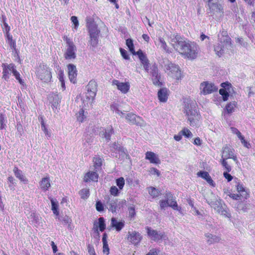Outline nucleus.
I'll return each instance as SVG.
<instances>
[{
    "instance_id": "1",
    "label": "nucleus",
    "mask_w": 255,
    "mask_h": 255,
    "mask_svg": "<svg viewBox=\"0 0 255 255\" xmlns=\"http://www.w3.org/2000/svg\"><path fill=\"white\" fill-rule=\"evenodd\" d=\"M171 43L174 49L180 54L190 59H195L198 56L199 46L194 42L186 41L179 35L173 36Z\"/></svg>"
},
{
    "instance_id": "2",
    "label": "nucleus",
    "mask_w": 255,
    "mask_h": 255,
    "mask_svg": "<svg viewBox=\"0 0 255 255\" xmlns=\"http://www.w3.org/2000/svg\"><path fill=\"white\" fill-rule=\"evenodd\" d=\"M35 70L36 78L45 83L51 81L52 70L47 64L41 62L35 68Z\"/></svg>"
},
{
    "instance_id": "3",
    "label": "nucleus",
    "mask_w": 255,
    "mask_h": 255,
    "mask_svg": "<svg viewBox=\"0 0 255 255\" xmlns=\"http://www.w3.org/2000/svg\"><path fill=\"white\" fill-rule=\"evenodd\" d=\"M1 67L2 68V78L4 80L8 81L11 74L12 73L20 84L22 85H24V82L21 78L20 73L17 71L16 66L14 64L2 63Z\"/></svg>"
},
{
    "instance_id": "4",
    "label": "nucleus",
    "mask_w": 255,
    "mask_h": 255,
    "mask_svg": "<svg viewBox=\"0 0 255 255\" xmlns=\"http://www.w3.org/2000/svg\"><path fill=\"white\" fill-rule=\"evenodd\" d=\"M126 45L128 48L129 51L132 55L138 56V57L141 63L143 65L144 70L146 72H148L149 69L150 63L146 54L144 53H143V52L141 49H139L136 52L135 51L133 40L131 39H127L126 40Z\"/></svg>"
},
{
    "instance_id": "5",
    "label": "nucleus",
    "mask_w": 255,
    "mask_h": 255,
    "mask_svg": "<svg viewBox=\"0 0 255 255\" xmlns=\"http://www.w3.org/2000/svg\"><path fill=\"white\" fill-rule=\"evenodd\" d=\"M184 113H186L191 126L196 124L201 119V116L197 112L193 102L187 103L185 105Z\"/></svg>"
},
{
    "instance_id": "6",
    "label": "nucleus",
    "mask_w": 255,
    "mask_h": 255,
    "mask_svg": "<svg viewBox=\"0 0 255 255\" xmlns=\"http://www.w3.org/2000/svg\"><path fill=\"white\" fill-rule=\"evenodd\" d=\"M87 27L90 36L89 44L93 47H96L99 43L98 37L100 30L98 25L94 21H91L87 24Z\"/></svg>"
},
{
    "instance_id": "7",
    "label": "nucleus",
    "mask_w": 255,
    "mask_h": 255,
    "mask_svg": "<svg viewBox=\"0 0 255 255\" xmlns=\"http://www.w3.org/2000/svg\"><path fill=\"white\" fill-rule=\"evenodd\" d=\"M165 71L169 76L176 80H178L182 77L181 72L179 67L172 63L165 65Z\"/></svg>"
},
{
    "instance_id": "8",
    "label": "nucleus",
    "mask_w": 255,
    "mask_h": 255,
    "mask_svg": "<svg viewBox=\"0 0 255 255\" xmlns=\"http://www.w3.org/2000/svg\"><path fill=\"white\" fill-rule=\"evenodd\" d=\"M126 239L129 244L137 246L142 240V236L138 232L132 230L128 232Z\"/></svg>"
},
{
    "instance_id": "9",
    "label": "nucleus",
    "mask_w": 255,
    "mask_h": 255,
    "mask_svg": "<svg viewBox=\"0 0 255 255\" xmlns=\"http://www.w3.org/2000/svg\"><path fill=\"white\" fill-rule=\"evenodd\" d=\"M87 92L86 97L90 103H92L96 95L97 84L95 80H91L87 86Z\"/></svg>"
},
{
    "instance_id": "10",
    "label": "nucleus",
    "mask_w": 255,
    "mask_h": 255,
    "mask_svg": "<svg viewBox=\"0 0 255 255\" xmlns=\"http://www.w3.org/2000/svg\"><path fill=\"white\" fill-rule=\"evenodd\" d=\"M222 88L219 90V94L222 96L223 100L227 101L229 99L230 93L234 91L232 85L229 82L221 83Z\"/></svg>"
},
{
    "instance_id": "11",
    "label": "nucleus",
    "mask_w": 255,
    "mask_h": 255,
    "mask_svg": "<svg viewBox=\"0 0 255 255\" xmlns=\"http://www.w3.org/2000/svg\"><path fill=\"white\" fill-rule=\"evenodd\" d=\"M148 237L151 240L156 242L161 241L165 237L164 232L159 233L157 230L151 229V227H146L145 228Z\"/></svg>"
},
{
    "instance_id": "12",
    "label": "nucleus",
    "mask_w": 255,
    "mask_h": 255,
    "mask_svg": "<svg viewBox=\"0 0 255 255\" xmlns=\"http://www.w3.org/2000/svg\"><path fill=\"white\" fill-rule=\"evenodd\" d=\"M236 155L234 148L230 145H226L222 150V159H236Z\"/></svg>"
},
{
    "instance_id": "13",
    "label": "nucleus",
    "mask_w": 255,
    "mask_h": 255,
    "mask_svg": "<svg viewBox=\"0 0 255 255\" xmlns=\"http://www.w3.org/2000/svg\"><path fill=\"white\" fill-rule=\"evenodd\" d=\"M200 89L201 93L204 95L211 94L216 92L218 88L213 83H209L208 82H204L201 84Z\"/></svg>"
},
{
    "instance_id": "14",
    "label": "nucleus",
    "mask_w": 255,
    "mask_h": 255,
    "mask_svg": "<svg viewBox=\"0 0 255 255\" xmlns=\"http://www.w3.org/2000/svg\"><path fill=\"white\" fill-rule=\"evenodd\" d=\"M151 75L152 76V81L153 84L157 86L161 87L162 85V83L161 82V76L158 72V69L157 66H154L152 67L151 71Z\"/></svg>"
},
{
    "instance_id": "15",
    "label": "nucleus",
    "mask_w": 255,
    "mask_h": 255,
    "mask_svg": "<svg viewBox=\"0 0 255 255\" xmlns=\"http://www.w3.org/2000/svg\"><path fill=\"white\" fill-rule=\"evenodd\" d=\"M114 85H116L117 89L123 94H127L129 90V82H120L118 80H114L112 82Z\"/></svg>"
},
{
    "instance_id": "16",
    "label": "nucleus",
    "mask_w": 255,
    "mask_h": 255,
    "mask_svg": "<svg viewBox=\"0 0 255 255\" xmlns=\"http://www.w3.org/2000/svg\"><path fill=\"white\" fill-rule=\"evenodd\" d=\"M69 79L71 82L75 84L77 82V70L76 66L73 64L67 65Z\"/></svg>"
},
{
    "instance_id": "17",
    "label": "nucleus",
    "mask_w": 255,
    "mask_h": 255,
    "mask_svg": "<svg viewBox=\"0 0 255 255\" xmlns=\"http://www.w3.org/2000/svg\"><path fill=\"white\" fill-rule=\"evenodd\" d=\"M106 225L103 217H100L98 219V223L96 222L94 223V230L97 233L98 236H99L98 230L101 232H103L106 229Z\"/></svg>"
},
{
    "instance_id": "18",
    "label": "nucleus",
    "mask_w": 255,
    "mask_h": 255,
    "mask_svg": "<svg viewBox=\"0 0 255 255\" xmlns=\"http://www.w3.org/2000/svg\"><path fill=\"white\" fill-rule=\"evenodd\" d=\"M125 223L124 220L118 221L116 218H112L111 220V227L115 229L117 232H120L125 227Z\"/></svg>"
},
{
    "instance_id": "19",
    "label": "nucleus",
    "mask_w": 255,
    "mask_h": 255,
    "mask_svg": "<svg viewBox=\"0 0 255 255\" xmlns=\"http://www.w3.org/2000/svg\"><path fill=\"white\" fill-rule=\"evenodd\" d=\"M165 196L167 198H171V201L169 203V206L171 207L173 210L178 211L181 212L182 208L181 207H178L177 202L174 199L173 194L169 191H166Z\"/></svg>"
},
{
    "instance_id": "20",
    "label": "nucleus",
    "mask_w": 255,
    "mask_h": 255,
    "mask_svg": "<svg viewBox=\"0 0 255 255\" xmlns=\"http://www.w3.org/2000/svg\"><path fill=\"white\" fill-rule=\"evenodd\" d=\"M98 177V174L96 172L89 171L85 174L83 180L85 182L90 181L97 182Z\"/></svg>"
},
{
    "instance_id": "21",
    "label": "nucleus",
    "mask_w": 255,
    "mask_h": 255,
    "mask_svg": "<svg viewBox=\"0 0 255 255\" xmlns=\"http://www.w3.org/2000/svg\"><path fill=\"white\" fill-rule=\"evenodd\" d=\"M197 175L205 179L210 185L215 186V184L208 172L200 171L197 172Z\"/></svg>"
},
{
    "instance_id": "22",
    "label": "nucleus",
    "mask_w": 255,
    "mask_h": 255,
    "mask_svg": "<svg viewBox=\"0 0 255 255\" xmlns=\"http://www.w3.org/2000/svg\"><path fill=\"white\" fill-rule=\"evenodd\" d=\"M76 50V46H72L67 47L65 53H64V57L66 59H75L76 57L75 51Z\"/></svg>"
},
{
    "instance_id": "23",
    "label": "nucleus",
    "mask_w": 255,
    "mask_h": 255,
    "mask_svg": "<svg viewBox=\"0 0 255 255\" xmlns=\"http://www.w3.org/2000/svg\"><path fill=\"white\" fill-rule=\"evenodd\" d=\"M118 199H113L110 200V198L108 197V201L107 204L109 205V210L111 211L113 213L117 212L118 208Z\"/></svg>"
},
{
    "instance_id": "24",
    "label": "nucleus",
    "mask_w": 255,
    "mask_h": 255,
    "mask_svg": "<svg viewBox=\"0 0 255 255\" xmlns=\"http://www.w3.org/2000/svg\"><path fill=\"white\" fill-rule=\"evenodd\" d=\"M237 107L238 102L234 101L228 103L226 104L224 110L226 111L228 114H231L235 111V108H237Z\"/></svg>"
},
{
    "instance_id": "25",
    "label": "nucleus",
    "mask_w": 255,
    "mask_h": 255,
    "mask_svg": "<svg viewBox=\"0 0 255 255\" xmlns=\"http://www.w3.org/2000/svg\"><path fill=\"white\" fill-rule=\"evenodd\" d=\"M40 188L44 191H47L51 186L50 179L49 177H46L42 178L40 183Z\"/></svg>"
},
{
    "instance_id": "26",
    "label": "nucleus",
    "mask_w": 255,
    "mask_h": 255,
    "mask_svg": "<svg viewBox=\"0 0 255 255\" xmlns=\"http://www.w3.org/2000/svg\"><path fill=\"white\" fill-rule=\"evenodd\" d=\"M237 190L241 196L245 199H248L250 197L249 192L246 190L241 184H238L237 185Z\"/></svg>"
},
{
    "instance_id": "27",
    "label": "nucleus",
    "mask_w": 255,
    "mask_h": 255,
    "mask_svg": "<svg viewBox=\"0 0 255 255\" xmlns=\"http://www.w3.org/2000/svg\"><path fill=\"white\" fill-rule=\"evenodd\" d=\"M158 98L162 102H166L168 99V93L166 88L160 89L158 92Z\"/></svg>"
},
{
    "instance_id": "28",
    "label": "nucleus",
    "mask_w": 255,
    "mask_h": 255,
    "mask_svg": "<svg viewBox=\"0 0 255 255\" xmlns=\"http://www.w3.org/2000/svg\"><path fill=\"white\" fill-rule=\"evenodd\" d=\"M108 235L105 233L103 235L102 242H103V252L104 254L108 255L110 254V249L107 241Z\"/></svg>"
},
{
    "instance_id": "29",
    "label": "nucleus",
    "mask_w": 255,
    "mask_h": 255,
    "mask_svg": "<svg viewBox=\"0 0 255 255\" xmlns=\"http://www.w3.org/2000/svg\"><path fill=\"white\" fill-rule=\"evenodd\" d=\"M214 50L216 54L219 56H222L224 53L225 46L223 43L221 41L220 43H218L215 45Z\"/></svg>"
},
{
    "instance_id": "30",
    "label": "nucleus",
    "mask_w": 255,
    "mask_h": 255,
    "mask_svg": "<svg viewBox=\"0 0 255 255\" xmlns=\"http://www.w3.org/2000/svg\"><path fill=\"white\" fill-rule=\"evenodd\" d=\"M205 237L208 239L207 243L209 245L219 243L221 240L220 237L209 233L206 234Z\"/></svg>"
},
{
    "instance_id": "31",
    "label": "nucleus",
    "mask_w": 255,
    "mask_h": 255,
    "mask_svg": "<svg viewBox=\"0 0 255 255\" xmlns=\"http://www.w3.org/2000/svg\"><path fill=\"white\" fill-rule=\"evenodd\" d=\"M208 5L210 9H212V10L215 11L218 13H222L224 12V8L222 4L218 3H208Z\"/></svg>"
},
{
    "instance_id": "32",
    "label": "nucleus",
    "mask_w": 255,
    "mask_h": 255,
    "mask_svg": "<svg viewBox=\"0 0 255 255\" xmlns=\"http://www.w3.org/2000/svg\"><path fill=\"white\" fill-rule=\"evenodd\" d=\"M15 176L18 178L21 182L26 183L28 181L26 178L22 174V171L18 167H14L13 170Z\"/></svg>"
},
{
    "instance_id": "33",
    "label": "nucleus",
    "mask_w": 255,
    "mask_h": 255,
    "mask_svg": "<svg viewBox=\"0 0 255 255\" xmlns=\"http://www.w3.org/2000/svg\"><path fill=\"white\" fill-rule=\"evenodd\" d=\"M50 199L51 203V210L54 215L56 217H58L59 215L58 203L52 198H50Z\"/></svg>"
},
{
    "instance_id": "34",
    "label": "nucleus",
    "mask_w": 255,
    "mask_h": 255,
    "mask_svg": "<svg viewBox=\"0 0 255 255\" xmlns=\"http://www.w3.org/2000/svg\"><path fill=\"white\" fill-rule=\"evenodd\" d=\"M147 189L149 194L152 198H156L161 194L160 191L153 187H149Z\"/></svg>"
},
{
    "instance_id": "35",
    "label": "nucleus",
    "mask_w": 255,
    "mask_h": 255,
    "mask_svg": "<svg viewBox=\"0 0 255 255\" xmlns=\"http://www.w3.org/2000/svg\"><path fill=\"white\" fill-rule=\"evenodd\" d=\"M126 118L130 124L133 125L136 124V119H139V117L132 113H128L127 115Z\"/></svg>"
},
{
    "instance_id": "36",
    "label": "nucleus",
    "mask_w": 255,
    "mask_h": 255,
    "mask_svg": "<svg viewBox=\"0 0 255 255\" xmlns=\"http://www.w3.org/2000/svg\"><path fill=\"white\" fill-rule=\"evenodd\" d=\"M114 133V129L112 126H110L105 129V131L104 133V137L109 141L111 139L112 134Z\"/></svg>"
},
{
    "instance_id": "37",
    "label": "nucleus",
    "mask_w": 255,
    "mask_h": 255,
    "mask_svg": "<svg viewBox=\"0 0 255 255\" xmlns=\"http://www.w3.org/2000/svg\"><path fill=\"white\" fill-rule=\"evenodd\" d=\"M76 115L77 121L81 123L83 122L87 117L86 115L85 114V111L83 109H81Z\"/></svg>"
},
{
    "instance_id": "38",
    "label": "nucleus",
    "mask_w": 255,
    "mask_h": 255,
    "mask_svg": "<svg viewBox=\"0 0 255 255\" xmlns=\"http://www.w3.org/2000/svg\"><path fill=\"white\" fill-rule=\"evenodd\" d=\"M6 119L4 115L3 114H0V129L3 130L5 129L6 128Z\"/></svg>"
},
{
    "instance_id": "39",
    "label": "nucleus",
    "mask_w": 255,
    "mask_h": 255,
    "mask_svg": "<svg viewBox=\"0 0 255 255\" xmlns=\"http://www.w3.org/2000/svg\"><path fill=\"white\" fill-rule=\"evenodd\" d=\"M180 133H181L182 135H183L186 138H191L192 136V133L191 131L186 128H184L180 131Z\"/></svg>"
},
{
    "instance_id": "40",
    "label": "nucleus",
    "mask_w": 255,
    "mask_h": 255,
    "mask_svg": "<svg viewBox=\"0 0 255 255\" xmlns=\"http://www.w3.org/2000/svg\"><path fill=\"white\" fill-rule=\"evenodd\" d=\"M79 194L81 198L83 199H87L90 195V191L89 189H83L79 192Z\"/></svg>"
},
{
    "instance_id": "41",
    "label": "nucleus",
    "mask_w": 255,
    "mask_h": 255,
    "mask_svg": "<svg viewBox=\"0 0 255 255\" xmlns=\"http://www.w3.org/2000/svg\"><path fill=\"white\" fill-rule=\"evenodd\" d=\"M116 184L118 186L120 190H122L125 184V181L123 177H121L117 178L116 180Z\"/></svg>"
},
{
    "instance_id": "42",
    "label": "nucleus",
    "mask_w": 255,
    "mask_h": 255,
    "mask_svg": "<svg viewBox=\"0 0 255 255\" xmlns=\"http://www.w3.org/2000/svg\"><path fill=\"white\" fill-rule=\"evenodd\" d=\"M145 159H158V157L154 152L147 151L145 154Z\"/></svg>"
},
{
    "instance_id": "43",
    "label": "nucleus",
    "mask_w": 255,
    "mask_h": 255,
    "mask_svg": "<svg viewBox=\"0 0 255 255\" xmlns=\"http://www.w3.org/2000/svg\"><path fill=\"white\" fill-rule=\"evenodd\" d=\"M96 209L97 211L101 212L104 210V205L101 201H97L96 203Z\"/></svg>"
},
{
    "instance_id": "44",
    "label": "nucleus",
    "mask_w": 255,
    "mask_h": 255,
    "mask_svg": "<svg viewBox=\"0 0 255 255\" xmlns=\"http://www.w3.org/2000/svg\"><path fill=\"white\" fill-rule=\"evenodd\" d=\"M110 193L114 196H118L119 195V191L118 188L115 186H112L110 189Z\"/></svg>"
},
{
    "instance_id": "45",
    "label": "nucleus",
    "mask_w": 255,
    "mask_h": 255,
    "mask_svg": "<svg viewBox=\"0 0 255 255\" xmlns=\"http://www.w3.org/2000/svg\"><path fill=\"white\" fill-rule=\"evenodd\" d=\"M63 40L66 42V43L68 46L69 47H72V46H75L74 44L73 43L72 40L70 39L67 36L64 35L63 37Z\"/></svg>"
},
{
    "instance_id": "46",
    "label": "nucleus",
    "mask_w": 255,
    "mask_h": 255,
    "mask_svg": "<svg viewBox=\"0 0 255 255\" xmlns=\"http://www.w3.org/2000/svg\"><path fill=\"white\" fill-rule=\"evenodd\" d=\"M5 20H6V18H5V17H4V19H3V26L2 27V28L3 31L4 32H5V33H7L9 32V31L10 30V27L8 25V24L6 23Z\"/></svg>"
},
{
    "instance_id": "47",
    "label": "nucleus",
    "mask_w": 255,
    "mask_h": 255,
    "mask_svg": "<svg viewBox=\"0 0 255 255\" xmlns=\"http://www.w3.org/2000/svg\"><path fill=\"white\" fill-rule=\"evenodd\" d=\"M239 138L240 139L241 143L245 147L248 148H250L251 147V144L246 140L243 135L241 136Z\"/></svg>"
},
{
    "instance_id": "48",
    "label": "nucleus",
    "mask_w": 255,
    "mask_h": 255,
    "mask_svg": "<svg viewBox=\"0 0 255 255\" xmlns=\"http://www.w3.org/2000/svg\"><path fill=\"white\" fill-rule=\"evenodd\" d=\"M120 51L121 55L125 59H126V60L129 59V56L128 54L127 51L125 49H124V48H120Z\"/></svg>"
},
{
    "instance_id": "49",
    "label": "nucleus",
    "mask_w": 255,
    "mask_h": 255,
    "mask_svg": "<svg viewBox=\"0 0 255 255\" xmlns=\"http://www.w3.org/2000/svg\"><path fill=\"white\" fill-rule=\"evenodd\" d=\"M160 207L161 209H164L165 207L169 206L168 200H161L159 201Z\"/></svg>"
},
{
    "instance_id": "50",
    "label": "nucleus",
    "mask_w": 255,
    "mask_h": 255,
    "mask_svg": "<svg viewBox=\"0 0 255 255\" xmlns=\"http://www.w3.org/2000/svg\"><path fill=\"white\" fill-rule=\"evenodd\" d=\"M41 128L43 131L44 132L45 134L47 135L48 137H50L51 136L50 133L48 131L47 128L46 127L45 125V123L42 120L41 122Z\"/></svg>"
},
{
    "instance_id": "51",
    "label": "nucleus",
    "mask_w": 255,
    "mask_h": 255,
    "mask_svg": "<svg viewBox=\"0 0 255 255\" xmlns=\"http://www.w3.org/2000/svg\"><path fill=\"white\" fill-rule=\"evenodd\" d=\"M71 20L74 24V28L77 29L79 26V21L77 17L76 16H72L71 17Z\"/></svg>"
},
{
    "instance_id": "52",
    "label": "nucleus",
    "mask_w": 255,
    "mask_h": 255,
    "mask_svg": "<svg viewBox=\"0 0 255 255\" xmlns=\"http://www.w3.org/2000/svg\"><path fill=\"white\" fill-rule=\"evenodd\" d=\"M129 217L130 219L134 218L135 215V208L133 206H131L128 208Z\"/></svg>"
},
{
    "instance_id": "53",
    "label": "nucleus",
    "mask_w": 255,
    "mask_h": 255,
    "mask_svg": "<svg viewBox=\"0 0 255 255\" xmlns=\"http://www.w3.org/2000/svg\"><path fill=\"white\" fill-rule=\"evenodd\" d=\"M61 221L63 223L64 225L69 224V225H70V224L72 223V220L71 219V218L67 216L63 217Z\"/></svg>"
},
{
    "instance_id": "54",
    "label": "nucleus",
    "mask_w": 255,
    "mask_h": 255,
    "mask_svg": "<svg viewBox=\"0 0 255 255\" xmlns=\"http://www.w3.org/2000/svg\"><path fill=\"white\" fill-rule=\"evenodd\" d=\"M222 164L226 170L225 172H230L231 171V167L227 163L226 160H222Z\"/></svg>"
},
{
    "instance_id": "55",
    "label": "nucleus",
    "mask_w": 255,
    "mask_h": 255,
    "mask_svg": "<svg viewBox=\"0 0 255 255\" xmlns=\"http://www.w3.org/2000/svg\"><path fill=\"white\" fill-rule=\"evenodd\" d=\"M58 78L59 81L64 80V71L60 68V70L58 72Z\"/></svg>"
},
{
    "instance_id": "56",
    "label": "nucleus",
    "mask_w": 255,
    "mask_h": 255,
    "mask_svg": "<svg viewBox=\"0 0 255 255\" xmlns=\"http://www.w3.org/2000/svg\"><path fill=\"white\" fill-rule=\"evenodd\" d=\"M88 253L90 255H96L94 247L89 244L87 246Z\"/></svg>"
},
{
    "instance_id": "57",
    "label": "nucleus",
    "mask_w": 255,
    "mask_h": 255,
    "mask_svg": "<svg viewBox=\"0 0 255 255\" xmlns=\"http://www.w3.org/2000/svg\"><path fill=\"white\" fill-rule=\"evenodd\" d=\"M159 250L157 249H152L146 255H158Z\"/></svg>"
},
{
    "instance_id": "58",
    "label": "nucleus",
    "mask_w": 255,
    "mask_h": 255,
    "mask_svg": "<svg viewBox=\"0 0 255 255\" xmlns=\"http://www.w3.org/2000/svg\"><path fill=\"white\" fill-rule=\"evenodd\" d=\"M231 129L232 132L234 134H236L237 135V136L238 137V138H239L242 135L241 132L237 128H234V127H232L231 128Z\"/></svg>"
},
{
    "instance_id": "59",
    "label": "nucleus",
    "mask_w": 255,
    "mask_h": 255,
    "mask_svg": "<svg viewBox=\"0 0 255 255\" xmlns=\"http://www.w3.org/2000/svg\"><path fill=\"white\" fill-rule=\"evenodd\" d=\"M229 172H224L223 173L224 177L227 180L228 182L231 181L233 179L232 176L228 173Z\"/></svg>"
},
{
    "instance_id": "60",
    "label": "nucleus",
    "mask_w": 255,
    "mask_h": 255,
    "mask_svg": "<svg viewBox=\"0 0 255 255\" xmlns=\"http://www.w3.org/2000/svg\"><path fill=\"white\" fill-rule=\"evenodd\" d=\"M149 172L152 174H156L157 176H159L160 175V171L154 167L150 168Z\"/></svg>"
},
{
    "instance_id": "61",
    "label": "nucleus",
    "mask_w": 255,
    "mask_h": 255,
    "mask_svg": "<svg viewBox=\"0 0 255 255\" xmlns=\"http://www.w3.org/2000/svg\"><path fill=\"white\" fill-rule=\"evenodd\" d=\"M159 41L161 43V47H162L164 50H166L167 49V46L164 39L162 38H160L159 39Z\"/></svg>"
},
{
    "instance_id": "62",
    "label": "nucleus",
    "mask_w": 255,
    "mask_h": 255,
    "mask_svg": "<svg viewBox=\"0 0 255 255\" xmlns=\"http://www.w3.org/2000/svg\"><path fill=\"white\" fill-rule=\"evenodd\" d=\"M8 44L9 45V46H10V47L12 49H13L14 50H15L16 49V42L15 40L12 39V40H10V41H9L8 42Z\"/></svg>"
},
{
    "instance_id": "63",
    "label": "nucleus",
    "mask_w": 255,
    "mask_h": 255,
    "mask_svg": "<svg viewBox=\"0 0 255 255\" xmlns=\"http://www.w3.org/2000/svg\"><path fill=\"white\" fill-rule=\"evenodd\" d=\"M193 143L195 145L200 146L202 144V140L200 139V138L199 137H197L194 139Z\"/></svg>"
},
{
    "instance_id": "64",
    "label": "nucleus",
    "mask_w": 255,
    "mask_h": 255,
    "mask_svg": "<svg viewBox=\"0 0 255 255\" xmlns=\"http://www.w3.org/2000/svg\"><path fill=\"white\" fill-rule=\"evenodd\" d=\"M231 198L234 200H239L240 197L241 196L240 194H230L229 195Z\"/></svg>"
}]
</instances>
